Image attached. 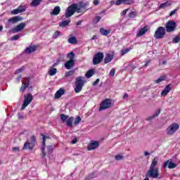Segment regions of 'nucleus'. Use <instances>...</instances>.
I'll list each match as a JSON object with an SVG mask.
<instances>
[{
	"instance_id": "1",
	"label": "nucleus",
	"mask_w": 180,
	"mask_h": 180,
	"mask_svg": "<svg viewBox=\"0 0 180 180\" xmlns=\"http://www.w3.org/2000/svg\"><path fill=\"white\" fill-rule=\"evenodd\" d=\"M157 164H158V160L154 158L150 164L148 171L146 174V178H153V179H157L160 176V172L158 168L157 167Z\"/></svg>"
},
{
	"instance_id": "2",
	"label": "nucleus",
	"mask_w": 180,
	"mask_h": 180,
	"mask_svg": "<svg viewBox=\"0 0 180 180\" xmlns=\"http://www.w3.org/2000/svg\"><path fill=\"white\" fill-rule=\"evenodd\" d=\"M84 84H85V81L84 80V77H78L76 79V82L75 83V92L76 94H79L81 91H82V86H84Z\"/></svg>"
},
{
	"instance_id": "3",
	"label": "nucleus",
	"mask_w": 180,
	"mask_h": 180,
	"mask_svg": "<svg viewBox=\"0 0 180 180\" xmlns=\"http://www.w3.org/2000/svg\"><path fill=\"white\" fill-rule=\"evenodd\" d=\"M178 130H179V124L177 123H173L167 128L166 133L168 136H174Z\"/></svg>"
},
{
	"instance_id": "4",
	"label": "nucleus",
	"mask_w": 180,
	"mask_h": 180,
	"mask_svg": "<svg viewBox=\"0 0 180 180\" xmlns=\"http://www.w3.org/2000/svg\"><path fill=\"white\" fill-rule=\"evenodd\" d=\"M32 101L33 96L32 94H29L27 95H25L24 96V101L21 107V110H25V109H26V108H27V106L30 105Z\"/></svg>"
},
{
	"instance_id": "5",
	"label": "nucleus",
	"mask_w": 180,
	"mask_h": 180,
	"mask_svg": "<svg viewBox=\"0 0 180 180\" xmlns=\"http://www.w3.org/2000/svg\"><path fill=\"white\" fill-rule=\"evenodd\" d=\"M165 36V28L164 27H159L155 32V39L160 40L163 39Z\"/></svg>"
},
{
	"instance_id": "6",
	"label": "nucleus",
	"mask_w": 180,
	"mask_h": 180,
	"mask_svg": "<svg viewBox=\"0 0 180 180\" xmlns=\"http://www.w3.org/2000/svg\"><path fill=\"white\" fill-rule=\"evenodd\" d=\"M103 57H105V55L102 52L96 53L93 58V65H98V64H101L103 61Z\"/></svg>"
},
{
	"instance_id": "7",
	"label": "nucleus",
	"mask_w": 180,
	"mask_h": 180,
	"mask_svg": "<svg viewBox=\"0 0 180 180\" xmlns=\"http://www.w3.org/2000/svg\"><path fill=\"white\" fill-rule=\"evenodd\" d=\"M75 12H77V5L73 4L70 5L67 8L65 13V16L67 18H71V16H72V15H74V13H75Z\"/></svg>"
},
{
	"instance_id": "8",
	"label": "nucleus",
	"mask_w": 180,
	"mask_h": 180,
	"mask_svg": "<svg viewBox=\"0 0 180 180\" xmlns=\"http://www.w3.org/2000/svg\"><path fill=\"white\" fill-rule=\"evenodd\" d=\"M166 32L167 33H171V32H175V29L176 28V22L172 20H169L166 23Z\"/></svg>"
},
{
	"instance_id": "9",
	"label": "nucleus",
	"mask_w": 180,
	"mask_h": 180,
	"mask_svg": "<svg viewBox=\"0 0 180 180\" xmlns=\"http://www.w3.org/2000/svg\"><path fill=\"white\" fill-rule=\"evenodd\" d=\"M41 136L42 139H43L42 146L41 147V153H42L41 157H42V158H46V153L45 152V150H46V140H47V139H50V137L44 135V134H41Z\"/></svg>"
},
{
	"instance_id": "10",
	"label": "nucleus",
	"mask_w": 180,
	"mask_h": 180,
	"mask_svg": "<svg viewBox=\"0 0 180 180\" xmlns=\"http://www.w3.org/2000/svg\"><path fill=\"white\" fill-rule=\"evenodd\" d=\"M112 106V101L110 99L104 100L100 105L99 110H105V109H109Z\"/></svg>"
},
{
	"instance_id": "11",
	"label": "nucleus",
	"mask_w": 180,
	"mask_h": 180,
	"mask_svg": "<svg viewBox=\"0 0 180 180\" xmlns=\"http://www.w3.org/2000/svg\"><path fill=\"white\" fill-rule=\"evenodd\" d=\"M75 5H76L77 13H81L82 9H85L89 5V3L88 1L80 2L79 4H75Z\"/></svg>"
},
{
	"instance_id": "12",
	"label": "nucleus",
	"mask_w": 180,
	"mask_h": 180,
	"mask_svg": "<svg viewBox=\"0 0 180 180\" xmlns=\"http://www.w3.org/2000/svg\"><path fill=\"white\" fill-rule=\"evenodd\" d=\"M26 22H21L18 25L15 27L13 28V33H19V32H22L25 27H26Z\"/></svg>"
},
{
	"instance_id": "13",
	"label": "nucleus",
	"mask_w": 180,
	"mask_h": 180,
	"mask_svg": "<svg viewBox=\"0 0 180 180\" xmlns=\"http://www.w3.org/2000/svg\"><path fill=\"white\" fill-rule=\"evenodd\" d=\"M26 11V6H20L18 8L11 11L12 15H18V13H22Z\"/></svg>"
},
{
	"instance_id": "14",
	"label": "nucleus",
	"mask_w": 180,
	"mask_h": 180,
	"mask_svg": "<svg viewBox=\"0 0 180 180\" xmlns=\"http://www.w3.org/2000/svg\"><path fill=\"white\" fill-rule=\"evenodd\" d=\"M98 147H99V143L96 141H91L87 146V150L91 151V150H95V148H98Z\"/></svg>"
},
{
	"instance_id": "15",
	"label": "nucleus",
	"mask_w": 180,
	"mask_h": 180,
	"mask_svg": "<svg viewBox=\"0 0 180 180\" xmlns=\"http://www.w3.org/2000/svg\"><path fill=\"white\" fill-rule=\"evenodd\" d=\"M169 168V169H173V168H176V165L169 160H167L163 163V168Z\"/></svg>"
},
{
	"instance_id": "16",
	"label": "nucleus",
	"mask_w": 180,
	"mask_h": 180,
	"mask_svg": "<svg viewBox=\"0 0 180 180\" xmlns=\"http://www.w3.org/2000/svg\"><path fill=\"white\" fill-rule=\"evenodd\" d=\"M34 148V143H30L29 141H26L24 143V146L22 147V150H30V151H33Z\"/></svg>"
},
{
	"instance_id": "17",
	"label": "nucleus",
	"mask_w": 180,
	"mask_h": 180,
	"mask_svg": "<svg viewBox=\"0 0 180 180\" xmlns=\"http://www.w3.org/2000/svg\"><path fill=\"white\" fill-rule=\"evenodd\" d=\"M147 32H148V27H143V28L139 30V32L136 34V37H141V36H144V34H146Z\"/></svg>"
},
{
	"instance_id": "18",
	"label": "nucleus",
	"mask_w": 180,
	"mask_h": 180,
	"mask_svg": "<svg viewBox=\"0 0 180 180\" xmlns=\"http://www.w3.org/2000/svg\"><path fill=\"white\" fill-rule=\"evenodd\" d=\"M74 65H75V60H69L65 63V68H66V70H71Z\"/></svg>"
},
{
	"instance_id": "19",
	"label": "nucleus",
	"mask_w": 180,
	"mask_h": 180,
	"mask_svg": "<svg viewBox=\"0 0 180 180\" xmlns=\"http://www.w3.org/2000/svg\"><path fill=\"white\" fill-rule=\"evenodd\" d=\"M171 91V84H169L166 86V87L162 90L161 92L162 96H167L168 95V93Z\"/></svg>"
},
{
	"instance_id": "20",
	"label": "nucleus",
	"mask_w": 180,
	"mask_h": 180,
	"mask_svg": "<svg viewBox=\"0 0 180 180\" xmlns=\"http://www.w3.org/2000/svg\"><path fill=\"white\" fill-rule=\"evenodd\" d=\"M37 48V46H36V45H31L29 47H27V49H25V53H27L28 54H30V53H34V51H36Z\"/></svg>"
},
{
	"instance_id": "21",
	"label": "nucleus",
	"mask_w": 180,
	"mask_h": 180,
	"mask_svg": "<svg viewBox=\"0 0 180 180\" xmlns=\"http://www.w3.org/2000/svg\"><path fill=\"white\" fill-rule=\"evenodd\" d=\"M65 94V91L64 89H60L55 94V98L56 99H60L62 95H64Z\"/></svg>"
},
{
	"instance_id": "22",
	"label": "nucleus",
	"mask_w": 180,
	"mask_h": 180,
	"mask_svg": "<svg viewBox=\"0 0 180 180\" xmlns=\"http://www.w3.org/2000/svg\"><path fill=\"white\" fill-rule=\"evenodd\" d=\"M60 12H61V8H60V6H56L53 8V11L50 13V15H54L55 16H57V15H60Z\"/></svg>"
},
{
	"instance_id": "23",
	"label": "nucleus",
	"mask_w": 180,
	"mask_h": 180,
	"mask_svg": "<svg viewBox=\"0 0 180 180\" xmlns=\"http://www.w3.org/2000/svg\"><path fill=\"white\" fill-rule=\"evenodd\" d=\"M111 60H113V54L107 53L104 59V63L108 64V63H110Z\"/></svg>"
},
{
	"instance_id": "24",
	"label": "nucleus",
	"mask_w": 180,
	"mask_h": 180,
	"mask_svg": "<svg viewBox=\"0 0 180 180\" xmlns=\"http://www.w3.org/2000/svg\"><path fill=\"white\" fill-rule=\"evenodd\" d=\"M19 20H22V17L15 16L12 18H9L8 22L9 23H16L17 22H19Z\"/></svg>"
},
{
	"instance_id": "25",
	"label": "nucleus",
	"mask_w": 180,
	"mask_h": 180,
	"mask_svg": "<svg viewBox=\"0 0 180 180\" xmlns=\"http://www.w3.org/2000/svg\"><path fill=\"white\" fill-rule=\"evenodd\" d=\"M41 2H43V0H32L30 3V6L36 8L37 6H39Z\"/></svg>"
},
{
	"instance_id": "26",
	"label": "nucleus",
	"mask_w": 180,
	"mask_h": 180,
	"mask_svg": "<svg viewBox=\"0 0 180 180\" xmlns=\"http://www.w3.org/2000/svg\"><path fill=\"white\" fill-rule=\"evenodd\" d=\"M57 74V68H50L49 70V75L53 77V75H56Z\"/></svg>"
},
{
	"instance_id": "27",
	"label": "nucleus",
	"mask_w": 180,
	"mask_h": 180,
	"mask_svg": "<svg viewBox=\"0 0 180 180\" xmlns=\"http://www.w3.org/2000/svg\"><path fill=\"white\" fill-rule=\"evenodd\" d=\"M70 22H71V20H66L62 21L61 22H60L59 26L60 27H65V26H68L70 25Z\"/></svg>"
},
{
	"instance_id": "28",
	"label": "nucleus",
	"mask_w": 180,
	"mask_h": 180,
	"mask_svg": "<svg viewBox=\"0 0 180 180\" xmlns=\"http://www.w3.org/2000/svg\"><path fill=\"white\" fill-rule=\"evenodd\" d=\"M161 113V110H158L157 111H155V112L154 113V115L153 116H150L148 118V120H153V119H154V117H157V116H160V114Z\"/></svg>"
},
{
	"instance_id": "29",
	"label": "nucleus",
	"mask_w": 180,
	"mask_h": 180,
	"mask_svg": "<svg viewBox=\"0 0 180 180\" xmlns=\"http://www.w3.org/2000/svg\"><path fill=\"white\" fill-rule=\"evenodd\" d=\"M100 33L103 36H108V34H109L110 33V30H105L104 28H101L100 29Z\"/></svg>"
},
{
	"instance_id": "30",
	"label": "nucleus",
	"mask_w": 180,
	"mask_h": 180,
	"mask_svg": "<svg viewBox=\"0 0 180 180\" xmlns=\"http://www.w3.org/2000/svg\"><path fill=\"white\" fill-rule=\"evenodd\" d=\"M72 122H74V117H70L66 120V124L69 126V127H72Z\"/></svg>"
},
{
	"instance_id": "31",
	"label": "nucleus",
	"mask_w": 180,
	"mask_h": 180,
	"mask_svg": "<svg viewBox=\"0 0 180 180\" xmlns=\"http://www.w3.org/2000/svg\"><path fill=\"white\" fill-rule=\"evenodd\" d=\"M67 57L69 58V60L74 61V59L75 58V53H74V52H70L68 53Z\"/></svg>"
},
{
	"instance_id": "32",
	"label": "nucleus",
	"mask_w": 180,
	"mask_h": 180,
	"mask_svg": "<svg viewBox=\"0 0 180 180\" xmlns=\"http://www.w3.org/2000/svg\"><path fill=\"white\" fill-rule=\"evenodd\" d=\"M68 41L70 44H75V43H77V38H75V37H70L68 39Z\"/></svg>"
},
{
	"instance_id": "33",
	"label": "nucleus",
	"mask_w": 180,
	"mask_h": 180,
	"mask_svg": "<svg viewBox=\"0 0 180 180\" xmlns=\"http://www.w3.org/2000/svg\"><path fill=\"white\" fill-rule=\"evenodd\" d=\"M29 86V83H22V85L21 86L20 91V92H25V90Z\"/></svg>"
},
{
	"instance_id": "34",
	"label": "nucleus",
	"mask_w": 180,
	"mask_h": 180,
	"mask_svg": "<svg viewBox=\"0 0 180 180\" xmlns=\"http://www.w3.org/2000/svg\"><path fill=\"white\" fill-rule=\"evenodd\" d=\"M86 78H91L94 75V70L91 69L86 73Z\"/></svg>"
},
{
	"instance_id": "35",
	"label": "nucleus",
	"mask_w": 180,
	"mask_h": 180,
	"mask_svg": "<svg viewBox=\"0 0 180 180\" xmlns=\"http://www.w3.org/2000/svg\"><path fill=\"white\" fill-rule=\"evenodd\" d=\"M81 117H77L75 120L74 124L75 126H78L81 123Z\"/></svg>"
},
{
	"instance_id": "36",
	"label": "nucleus",
	"mask_w": 180,
	"mask_h": 180,
	"mask_svg": "<svg viewBox=\"0 0 180 180\" xmlns=\"http://www.w3.org/2000/svg\"><path fill=\"white\" fill-rule=\"evenodd\" d=\"M61 32L60 31H56L54 34H53L52 37L53 39H58V36H61Z\"/></svg>"
},
{
	"instance_id": "37",
	"label": "nucleus",
	"mask_w": 180,
	"mask_h": 180,
	"mask_svg": "<svg viewBox=\"0 0 180 180\" xmlns=\"http://www.w3.org/2000/svg\"><path fill=\"white\" fill-rule=\"evenodd\" d=\"M180 41V35H176L172 40V43L176 44V43H179Z\"/></svg>"
},
{
	"instance_id": "38",
	"label": "nucleus",
	"mask_w": 180,
	"mask_h": 180,
	"mask_svg": "<svg viewBox=\"0 0 180 180\" xmlns=\"http://www.w3.org/2000/svg\"><path fill=\"white\" fill-rule=\"evenodd\" d=\"M162 81H165V76H160V77L155 81V84H160V82H162Z\"/></svg>"
},
{
	"instance_id": "39",
	"label": "nucleus",
	"mask_w": 180,
	"mask_h": 180,
	"mask_svg": "<svg viewBox=\"0 0 180 180\" xmlns=\"http://www.w3.org/2000/svg\"><path fill=\"white\" fill-rule=\"evenodd\" d=\"M169 2H165L163 4H161L159 6L160 9H164V8H167V6H169Z\"/></svg>"
},
{
	"instance_id": "40",
	"label": "nucleus",
	"mask_w": 180,
	"mask_h": 180,
	"mask_svg": "<svg viewBox=\"0 0 180 180\" xmlns=\"http://www.w3.org/2000/svg\"><path fill=\"white\" fill-rule=\"evenodd\" d=\"M60 119H61L62 122H67V120L68 119V115H65V114H61Z\"/></svg>"
},
{
	"instance_id": "41",
	"label": "nucleus",
	"mask_w": 180,
	"mask_h": 180,
	"mask_svg": "<svg viewBox=\"0 0 180 180\" xmlns=\"http://www.w3.org/2000/svg\"><path fill=\"white\" fill-rule=\"evenodd\" d=\"M25 70V66H22V68L17 69L15 72V74H20V72H22Z\"/></svg>"
},
{
	"instance_id": "42",
	"label": "nucleus",
	"mask_w": 180,
	"mask_h": 180,
	"mask_svg": "<svg viewBox=\"0 0 180 180\" xmlns=\"http://www.w3.org/2000/svg\"><path fill=\"white\" fill-rule=\"evenodd\" d=\"M115 160H116V161H120V160H123V155H117L115 156Z\"/></svg>"
},
{
	"instance_id": "43",
	"label": "nucleus",
	"mask_w": 180,
	"mask_h": 180,
	"mask_svg": "<svg viewBox=\"0 0 180 180\" xmlns=\"http://www.w3.org/2000/svg\"><path fill=\"white\" fill-rule=\"evenodd\" d=\"M129 51H130V49H122L121 54H122V56H124V54H127V53H129Z\"/></svg>"
},
{
	"instance_id": "44",
	"label": "nucleus",
	"mask_w": 180,
	"mask_h": 180,
	"mask_svg": "<svg viewBox=\"0 0 180 180\" xmlns=\"http://www.w3.org/2000/svg\"><path fill=\"white\" fill-rule=\"evenodd\" d=\"M19 37H20V35L19 34H16V35H14L11 37V40L12 41H15V40H18L19 39Z\"/></svg>"
},
{
	"instance_id": "45",
	"label": "nucleus",
	"mask_w": 180,
	"mask_h": 180,
	"mask_svg": "<svg viewBox=\"0 0 180 180\" xmlns=\"http://www.w3.org/2000/svg\"><path fill=\"white\" fill-rule=\"evenodd\" d=\"M47 151H48V154H51V153H53V146H48Z\"/></svg>"
},
{
	"instance_id": "46",
	"label": "nucleus",
	"mask_w": 180,
	"mask_h": 180,
	"mask_svg": "<svg viewBox=\"0 0 180 180\" xmlns=\"http://www.w3.org/2000/svg\"><path fill=\"white\" fill-rule=\"evenodd\" d=\"M115 72H116V70H115V68H112L110 73H109V75L110 77H114L115 76Z\"/></svg>"
},
{
	"instance_id": "47",
	"label": "nucleus",
	"mask_w": 180,
	"mask_h": 180,
	"mask_svg": "<svg viewBox=\"0 0 180 180\" xmlns=\"http://www.w3.org/2000/svg\"><path fill=\"white\" fill-rule=\"evenodd\" d=\"M124 5H130V4H132L133 1L131 0H122Z\"/></svg>"
},
{
	"instance_id": "48",
	"label": "nucleus",
	"mask_w": 180,
	"mask_h": 180,
	"mask_svg": "<svg viewBox=\"0 0 180 180\" xmlns=\"http://www.w3.org/2000/svg\"><path fill=\"white\" fill-rule=\"evenodd\" d=\"M74 75V70H70L65 73V77H70V75Z\"/></svg>"
},
{
	"instance_id": "49",
	"label": "nucleus",
	"mask_w": 180,
	"mask_h": 180,
	"mask_svg": "<svg viewBox=\"0 0 180 180\" xmlns=\"http://www.w3.org/2000/svg\"><path fill=\"white\" fill-rule=\"evenodd\" d=\"M30 140H31V142H30V143H33V144H34V143H36V136H34V135H32V136L30 137Z\"/></svg>"
},
{
	"instance_id": "50",
	"label": "nucleus",
	"mask_w": 180,
	"mask_h": 180,
	"mask_svg": "<svg viewBox=\"0 0 180 180\" xmlns=\"http://www.w3.org/2000/svg\"><path fill=\"white\" fill-rule=\"evenodd\" d=\"M99 20H101V16H96L94 20V22L98 23L99 22Z\"/></svg>"
},
{
	"instance_id": "51",
	"label": "nucleus",
	"mask_w": 180,
	"mask_h": 180,
	"mask_svg": "<svg viewBox=\"0 0 180 180\" xmlns=\"http://www.w3.org/2000/svg\"><path fill=\"white\" fill-rule=\"evenodd\" d=\"M122 4H124L123 2V0H117L115 1V5H117V6L122 5Z\"/></svg>"
},
{
	"instance_id": "52",
	"label": "nucleus",
	"mask_w": 180,
	"mask_h": 180,
	"mask_svg": "<svg viewBox=\"0 0 180 180\" xmlns=\"http://www.w3.org/2000/svg\"><path fill=\"white\" fill-rule=\"evenodd\" d=\"M129 18H136V13L135 12H131L129 13Z\"/></svg>"
},
{
	"instance_id": "53",
	"label": "nucleus",
	"mask_w": 180,
	"mask_h": 180,
	"mask_svg": "<svg viewBox=\"0 0 180 180\" xmlns=\"http://www.w3.org/2000/svg\"><path fill=\"white\" fill-rule=\"evenodd\" d=\"M99 79H97L94 83H93V86H96V85H98L99 84Z\"/></svg>"
},
{
	"instance_id": "54",
	"label": "nucleus",
	"mask_w": 180,
	"mask_h": 180,
	"mask_svg": "<svg viewBox=\"0 0 180 180\" xmlns=\"http://www.w3.org/2000/svg\"><path fill=\"white\" fill-rule=\"evenodd\" d=\"M176 9L173 10L172 11H171L170 13V16H173V15H175V13H176Z\"/></svg>"
},
{
	"instance_id": "55",
	"label": "nucleus",
	"mask_w": 180,
	"mask_h": 180,
	"mask_svg": "<svg viewBox=\"0 0 180 180\" xmlns=\"http://www.w3.org/2000/svg\"><path fill=\"white\" fill-rule=\"evenodd\" d=\"M127 11H129V8H127L122 11V14L123 16H124L126 13H127Z\"/></svg>"
},
{
	"instance_id": "56",
	"label": "nucleus",
	"mask_w": 180,
	"mask_h": 180,
	"mask_svg": "<svg viewBox=\"0 0 180 180\" xmlns=\"http://www.w3.org/2000/svg\"><path fill=\"white\" fill-rule=\"evenodd\" d=\"M60 64V60H58L56 63L53 64V67H57Z\"/></svg>"
},
{
	"instance_id": "57",
	"label": "nucleus",
	"mask_w": 180,
	"mask_h": 180,
	"mask_svg": "<svg viewBox=\"0 0 180 180\" xmlns=\"http://www.w3.org/2000/svg\"><path fill=\"white\" fill-rule=\"evenodd\" d=\"M129 98V94L127 93H125L123 96V99H127Z\"/></svg>"
},
{
	"instance_id": "58",
	"label": "nucleus",
	"mask_w": 180,
	"mask_h": 180,
	"mask_svg": "<svg viewBox=\"0 0 180 180\" xmlns=\"http://www.w3.org/2000/svg\"><path fill=\"white\" fill-rule=\"evenodd\" d=\"M19 147H14L13 148V151H19Z\"/></svg>"
},
{
	"instance_id": "59",
	"label": "nucleus",
	"mask_w": 180,
	"mask_h": 180,
	"mask_svg": "<svg viewBox=\"0 0 180 180\" xmlns=\"http://www.w3.org/2000/svg\"><path fill=\"white\" fill-rule=\"evenodd\" d=\"M94 5H99V1L98 0H94Z\"/></svg>"
},
{
	"instance_id": "60",
	"label": "nucleus",
	"mask_w": 180,
	"mask_h": 180,
	"mask_svg": "<svg viewBox=\"0 0 180 180\" xmlns=\"http://www.w3.org/2000/svg\"><path fill=\"white\" fill-rule=\"evenodd\" d=\"M148 155H150V153L148 151H145L144 152V156L148 157Z\"/></svg>"
},
{
	"instance_id": "61",
	"label": "nucleus",
	"mask_w": 180,
	"mask_h": 180,
	"mask_svg": "<svg viewBox=\"0 0 180 180\" xmlns=\"http://www.w3.org/2000/svg\"><path fill=\"white\" fill-rule=\"evenodd\" d=\"M96 39H98L97 35H94V37L91 38V40H96Z\"/></svg>"
},
{
	"instance_id": "62",
	"label": "nucleus",
	"mask_w": 180,
	"mask_h": 180,
	"mask_svg": "<svg viewBox=\"0 0 180 180\" xmlns=\"http://www.w3.org/2000/svg\"><path fill=\"white\" fill-rule=\"evenodd\" d=\"M82 21L79 20V21H77V22L76 23V25H77V26H79V25H82Z\"/></svg>"
},
{
	"instance_id": "63",
	"label": "nucleus",
	"mask_w": 180,
	"mask_h": 180,
	"mask_svg": "<svg viewBox=\"0 0 180 180\" xmlns=\"http://www.w3.org/2000/svg\"><path fill=\"white\" fill-rule=\"evenodd\" d=\"M77 141V139H73L72 141V144H76Z\"/></svg>"
},
{
	"instance_id": "64",
	"label": "nucleus",
	"mask_w": 180,
	"mask_h": 180,
	"mask_svg": "<svg viewBox=\"0 0 180 180\" xmlns=\"http://www.w3.org/2000/svg\"><path fill=\"white\" fill-rule=\"evenodd\" d=\"M150 64V60H148L146 62V64L144 65V67H147Z\"/></svg>"
}]
</instances>
